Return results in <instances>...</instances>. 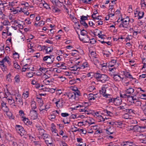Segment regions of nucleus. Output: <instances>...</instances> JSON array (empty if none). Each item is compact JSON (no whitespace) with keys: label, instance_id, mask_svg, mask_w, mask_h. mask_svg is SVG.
<instances>
[{"label":"nucleus","instance_id":"f257e3e1","mask_svg":"<svg viewBox=\"0 0 146 146\" xmlns=\"http://www.w3.org/2000/svg\"><path fill=\"white\" fill-rule=\"evenodd\" d=\"M95 77L98 80L103 83L105 82L109 79V78L106 75L98 73L95 74Z\"/></svg>","mask_w":146,"mask_h":146},{"label":"nucleus","instance_id":"f03ea898","mask_svg":"<svg viewBox=\"0 0 146 146\" xmlns=\"http://www.w3.org/2000/svg\"><path fill=\"white\" fill-rule=\"evenodd\" d=\"M54 60V58L53 55L46 56L42 57V61L46 63L47 65L52 64Z\"/></svg>","mask_w":146,"mask_h":146},{"label":"nucleus","instance_id":"7ed1b4c3","mask_svg":"<svg viewBox=\"0 0 146 146\" xmlns=\"http://www.w3.org/2000/svg\"><path fill=\"white\" fill-rule=\"evenodd\" d=\"M108 88V86L107 85H103L100 90V92L101 94H102L104 97L106 98H108L110 96V94H106V89Z\"/></svg>","mask_w":146,"mask_h":146},{"label":"nucleus","instance_id":"20e7f679","mask_svg":"<svg viewBox=\"0 0 146 146\" xmlns=\"http://www.w3.org/2000/svg\"><path fill=\"white\" fill-rule=\"evenodd\" d=\"M120 96L122 98H125L126 96H127V101L128 102L132 104L134 103V102L136 100V98L135 95H134V96H127L125 94L123 95H120Z\"/></svg>","mask_w":146,"mask_h":146},{"label":"nucleus","instance_id":"39448f33","mask_svg":"<svg viewBox=\"0 0 146 146\" xmlns=\"http://www.w3.org/2000/svg\"><path fill=\"white\" fill-rule=\"evenodd\" d=\"M15 129L17 132L21 136L26 135L27 134L26 132L21 126L17 125L15 127Z\"/></svg>","mask_w":146,"mask_h":146},{"label":"nucleus","instance_id":"423d86ee","mask_svg":"<svg viewBox=\"0 0 146 146\" xmlns=\"http://www.w3.org/2000/svg\"><path fill=\"white\" fill-rule=\"evenodd\" d=\"M121 21H122V23L121 24L119 25L120 27H127L129 24V17H127L125 18L121 19Z\"/></svg>","mask_w":146,"mask_h":146},{"label":"nucleus","instance_id":"0eeeda50","mask_svg":"<svg viewBox=\"0 0 146 146\" xmlns=\"http://www.w3.org/2000/svg\"><path fill=\"white\" fill-rule=\"evenodd\" d=\"M117 65L115 64L112 65L111 64L110 65V67L111 68H109V70L110 71L109 74L111 76H112L114 75L115 73L116 69L117 68Z\"/></svg>","mask_w":146,"mask_h":146},{"label":"nucleus","instance_id":"6e6552de","mask_svg":"<svg viewBox=\"0 0 146 146\" xmlns=\"http://www.w3.org/2000/svg\"><path fill=\"white\" fill-rule=\"evenodd\" d=\"M37 111L35 110H31L30 111L29 116L31 119L34 120L38 117Z\"/></svg>","mask_w":146,"mask_h":146},{"label":"nucleus","instance_id":"1a4fd4ad","mask_svg":"<svg viewBox=\"0 0 146 146\" xmlns=\"http://www.w3.org/2000/svg\"><path fill=\"white\" fill-rule=\"evenodd\" d=\"M15 102L19 106H22L23 104L22 99L21 95H18L15 97Z\"/></svg>","mask_w":146,"mask_h":146},{"label":"nucleus","instance_id":"9d476101","mask_svg":"<svg viewBox=\"0 0 146 146\" xmlns=\"http://www.w3.org/2000/svg\"><path fill=\"white\" fill-rule=\"evenodd\" d=\"M54 81L53 78L47 77L43 80V82L46 85H50L52 84Z\"/></svg>","mask_w":146,"mask_h":146},{"label":"nucleus","instance_id":"9b49d317","mask_svg":"<svg viewBox=\"0 0 146 146\" xmlns=\"http://www.w3.org/2000/svg\"><path fill=\"white\" fill-rule=\"evenodd\" d=\"M80 40L84 42H89L90 40L89 36L87 35L83 36H79Z\"/></svg>","mask_w":146,"mask_h":146},{"label":"nucleus","instance_id":"f8f14e48","mask_svg":"<svg viewBox=\"0 0 146 146\" xmlns=\"http://www.w3.org/2000/svg\"><path fill=\"white\" fill-rule=\"evenodd\" d=\"M63 100L61 99H58L55 102L56 107L58 108H62L63 106Z\"/></svg>","mask_w":146,"mask_h":146},{"label":"nucleus","instance_id":"ddd939ff","mask_svg":"<svg viewBox=\"0 0 146 146\" xmlns=\"http://www.w3.org/2000/svg\"><path fill=\"white\" fill-rule=\"evenodd\" d=\"M40 3L39 5V6H43L44 8L47 9H51L48 5L44 1L40 0Z\"/></svg>","mask_w":146,"mask_h":146},{"label":"nucleus","instance_id":"4468645a","mask_svg":"<svg viewBox=\"0 0 146 146\" xmlns=\"http://www.w3.org/2000/svg\"><path fill=\"white\" fill-rule=\"evenodd\" d=\"M5 97L7 99L9 104L10 105H12L13 106H15V101L12 97H8L7 96Z\"/></svg>","mask_w":146,"mask_h":146},{"label":"nucleus","instance_id":"2eb2a0df","mask_svg":"<svg viewBox=\"0 0 146 146\" xmlns=\"http://www.w3.org/2000/svg\"><path fill=\"white\" fill-rule=\"evenodd\" d=\"M97 94H89L88 95L87 98L90 101H93L96 100V98H97Z\"/></svg>","mask_w":146,"mask_h":146},{"label":"nucleus","instance_id":"dca6fc26","mask_svg":"<svg viewBox=\"0 0 146 146\" xmlns=\"http://www.w3.org/2000/svg\"><path fill=\"white\" fill-rule=\"evenodd\" d=\"M135 17H137L138 19H140L142 18L144 15V13L142 11H139L138 12L137 11L136 13H135Z\"/></svg>","mask_w":146,"mask_h":146},{"label":"nucleus","instance_id":"f3484780","mask_svg":"<svg viewBox=\"0 0 146 146\" xmlns=\"http://www.w3.org/2000/svg\"><path fill=\"white\" fill-rule=\"evenodd\" d=\"M114 80L117 82H119L120 81L122 80L123 79V78L121 77L119 75H117V74H114L112 76Z\"/></svg>","mask_w":146,"mask_h":146},{"label":"nucleus","instance_id":"a211bd4d","mask_svg":"<svg viewBox=\"0 0 146 146\" xmlns=\"http://www.w3.org/2000/svg\"><path fill=\"white\" fill-rule=\"evenodd\" d=\"M130 129L133 130L134 131H141V128L140 126L137 125L134 126H130Z\"/></svg>","mask_w":146,"mask_h":146},{"label":"nucleus","instance_id":"6ab92c4d","mask_svg":"<svg viewBox=\"0 0 146 146\" xmlns=\"http://www.w3.org/2000/svg\"><path fill=\"white\" fill-rule=\"evenodd\" d=\"M121 145L122 146H134L133 142L129 141H124L121 143Z\"/></svg>","mask_w":146,"mask_h":146},{"label":"nucleus","instance_id":"aec40b11","mask_svg":"<svg viewBox=\"0 0 146 146\" xmlns=\"http://www.w3.org/2000/svg\"><path fill=\"white\" fill-rule=\"evenodd\" d=\"M80 82L81 80L79 78H76L70 80L69 83L71 85H72L76 83H79Z\"/></svg>","mask_w":146,"mask_h":146},{"label":"nucleus","instance_id":"412c9836","mask_svg":"<svg viewBox=\"0 0 146 146\" xmlns=\"http://www.w3.org/2000/svg\"><path fill=\"white\" fill-rule=\"evenodd\" d=\"M19 5H21L22 7L21 8L23 7L24 8V9H26L29 6V5L28 3L24 1H22L19 4Z\"/></svg>","mask_w":146,"mask_h":146},{"label":"nucleus","instance_id":"4be33fe9","mask_svg":"<svg viewBox=\"0 0 146 146\" xmlns=\"http://www.w3.org/2000/svg\"><path fill=\"white\" fill-rule=\"evenodd\" d=\"M89 66L87 62L83 63V64L80 67L79 69H84L86 68V70H88L89 69Z\"/></svg>","mask_w":146,"mask_h":146},{"label":"nucleus","instance_id":"5701e85b","mask_svg":"<svg viewBox=\"0 0 146 146\" xmlns=\"http://www.w3.org/2000/svg\"><path fill=\"white\" fill-rule=\"evenodd\" d=\"M76 96H77V94L73 92H69L67 94L68 98L72 100L75 99Z\"/></svg>","mask_w":146,"mask_h":146},{"label":"nucleus","instance_id":"b1692460","mask_svg":"<svg viewBox=\"0 0 146 146\" xmlns=\"http://www.w3.org/2000/svg\"><path fill=\"white\" fill-rule=\"evenodd\" d=\"M132 29L134 31H136L137 33H141L142 28L138 25H135L132 28Z\"/></svg>","mask_w":146,"mask_h":146},{"label":"nucleus","instance_id":"393cba45","mask_svg":"<svg viewBox=\"0 0 146 146\" xmlns=\"http://www.w3.org/2000/svg\"><path fill=\"white\" fill-rule=\"evenodd\" d=\"M22 120L24 123L26 125H31L32 123V122L30 121L28 118H25V117H23Z\"/></svg>","mask_w":146,"mask_h":146},{"label":"nucleus","instance_id":"a878e982","mask_svg":"<svg viewBox=\"0 0 146 146\" xmlns=\"http://www.w3.org/2000/svg\"><path fill=\"white\" fill-rule=\"evenodd\" d=\"M3 61L4 62H7L8 65L10 66L11 65V60L8 56H5L3 59Z\"/></svg>","mask_w":146,"mask_h":146},{"label":"nucleus","instance_id":"bb28decb","mask_svg":"<svg viewBox=\"0 0 146 146\" xmlns=\"http://www.w3.org/2000/svg\"><path fill=\"white\" fill-rule=\"evenodd\" d=\"M100 68L103 71L105 72L107 68V64L104 63L102 64H99Z\"/></svg>","mask_w":146,"mask_h":146},{"label":"nucleus","instance_id":"cd10ccee","mask_svg":"<svg viewBox=\"0 0 146 146\" xmlns=\"http://www.w3.org/2000/svg\"><path fill=\"white\" fill-rule=\"evenodd\" d=\"M121 99L119 97L115 98L114 104L115 105H120L121 103Z\"/></svg>","mask_w":146,"mask_h":146},{"label":"nucleus","instance_id":"c85d7f7f","mask_svg":"<svg viewBox=\"0 0 146 146\" xmlns=\"http://www.w3.org/2000/svg\"><path fill=\"white\" fill-rule=\"evenodd\" d=\"M51 131L52 133H54L57 136H58V135L57 133V130L56 128V126L54 123H52L51 124Z\"/></svg>","mask_w":146,"mask_h":146},{"label":"nucleus","instance_id":"c756f323","mask_svg":"<svg viewBox=\"0 0 146 146\" xmlns=\"http://www.w3.org/2000/svg\"><path fill=\"white\" fill-rule=\"evenodd\" d=\"M71 89L73 91H74L73 93L77 94V96H80L81 93L80 91L78 90L77 88L75 87H72Z\"/></svg>","mask_w":146,"mask_h":146},{"label":"nucleus","instance_id":"7c9ffc66","mask_svg":"<svg viewBox=\"0 0 146 146\" xmlns=\"http://www.w3.org/2000/svg\"><path fill=\"white\" fill-rule=\"evenodd\" d=\"M127 105L124 104L119 106L117 108L118 110H123L124 111H126L127 109Z\"/></svg>","mask_w":146,"mask_h":146},{"label":"nucleus","instance_id":"2f4dec72","mask_svg":"<svg viewBox=\"0 0 146 146\" xmlns=\"http://www.w3.org/2000/svg\"><path fill=\"white\" fill-rule=\"evenodd\" d=\"M134 91V89L131 87H129L126 90V93L129 94H132Z\"/></svg>","mask_w":146,"mask_h":146},{"label":"nucleus","instance_id":"473e14b6","mask_svg":"<svg viewBox=\"0 0 146 146\" xmlns=\"http://www.w3.org/2000/svg\"><path fill=\"white\" fill-rule=\"evenodd\" d=\"M86 124L87 123L89 125H91L94 123V120L91 118H89L87 119V120L85 121Z\"/></svg>","mask_w":146,"mask_h":146},{"label":"nucleus","instance_id":"72a5a7b5","mask_svg":"<svg viewBox=\"0 0 146 146\" xmlns=\"http://www.w3.org/2000/svg\"><path fill=\"white\" fill-rule=\"evenodd\" d=\"M132 116L130 115L128 113H125L122 115V117L126 119H131Z\"/></svg>","mask_w":146,"mask_h":146},{"label":"nucleus","instance_id":"f704fd0d","mask_svg":"<svg viewBox=\"0 0 146 146\" xmlns=\"http://www.w3.org/2000/svg\"><path fill=\"white\" fill-rule=\"evenodd\" d=\"M7 115L9 117L10 119H13L14 118V117L12 115V113L9 111H8L7 112H5Z\"/></svg>","mask_w":146,"mask_h":146},{"label":"nucleus","instance_id":"c9c22d12","mask_svg":"<svg viewBox=\"0 0 146 146\" xmlns=\"http://www.w3.org/2000/svg\"><path fill=\"white\" fill-rule=\"evenodd\" d=\"M45 50L46 53L47 54H49L52 51L53 48L52 47H46L45 48Z\"/></svg>","mask_w":146,"mask_h":146},{"label":"nucleus","instance_id":"e433bc0d","mask_svg":"<svg viewBox=\"0 0 146 146\" xmlns=\"http://www.w3.org/2000/svg\"><path fill=\"white\" fill-rule=\"evenodd\" d=\"M4 62L3 61V59L0 61V66L3 71L5 70L6 66L4 65Z\"/></svg>","mask_w":146,"mask_h":146},{"label":"nucleus","instance_id":"4c0bfd02","mask_svg":"<svg viewBox=\"0 0 146 146\" xmlns=\"http://www.w3.org/2000/svg\"><path fill=\"white\" fill-rule=\"evenodd\" d=\"M93 60L94 63L95 65L97 66L99 65V60L98 58L96 57L94 58H93Z\"/></svg>","mask_w":146,"mask_h":146},{"label":"nucleus","instance_id":"58836bf2","mask_svg":"<svg viewBox=\"0 0 146 146\" xmlns=\"http://www.w3.org/2000/svg\"><path fill=\"white\" fill-rule=\"evenodd\" d=\"M31 110H35L36 108V103L34 101H32L31 102Z\"/></svg>","mask_w":146,"mask_h":146},{"label":"nucleus","instance_id":"ea45409f","mask_svg":"<svg viewBox=\"0 0 146 146\" xmlns=\"http://www.w3.org/2000/svg\"><path fill=\"white\" fill-rule=\"evenodd\" d=\"M52 11L54 13H58L60 11V10L57 7L55 6H52Z\"/></svg>","mask_w":146,"mask_h":146},{"label":"nucleus","instance_id":"a19ab883","mask_svg":"<svg viewBox=\"0 0 146 146\" xmlns=\"http://www.w3.org/2000/svg\"><path fill=\"white\" fill-rule=\"evenodd\" d=\"M11 74L9 73L6 76V80L7 81L9 82H12L11 79Z\"/></svg>","mask_w":146,"mask_h":146},{"label":"nucleus","instance_id":"79ce46f5","mask_svg":"<svg viewBox=\"0 0 146 146\" xmlns=\"http://www.w3.org/2000/svg\"><path fill=\"white\" fill-rule=\"evenodd\" d=\"M141 7L142 9H144L146 6V1L141 0Z\"/></svg>","mask_w":146,"mask_h":146},{"label":"nucleus","instance_id":"37998d69","mask_svg":"<svg viewBox=\"0 0 146 146\" xmlns=\"http://www.w3.org/2000/svg\"><path fill=\"white\" fill-rule=\"evenodd\" d=\"M98 120L99 121H104L106 119H107V118L106 117H104L103 116H102L101 115H100L99 116V117H98Z\"/></svg>","mask_w":146,"mask_h":146},{"label":"nucleus","instance_id":"c03bdc74","mask_svg":"<svg viewBox=\"0 0 146 146\" xmlns=\"http://www.w3.org/2000/svg\"><path fill=\"white\" fill-rule=\"evenodd\" d=\"M15 82L19 83L20 82V77L19 75H17L15 77Z\"/></svg>","mask_w":146,"mask_h":146},{"label":"nucleus","instance_id":"a18cd8bd","mask_svg":"<svg viewBox=\"0 0 146 146\" xmlns=\"http://www.w3.org/2000/svg\"><path fill=\"white\" fill-rule=\"evenodd\" d=\"M109 11H111V13H110L109 14V17H112L114 16V10L113 9V8L112 7V6L109 9Z\"/></svg>","mask_w":146,"mask_h":146},{"label":"nucleus","instance_id":"49530a36","mask_svg":"<svg viewBox=\"0 0 146 146\" xmlns=\"http://www.w3.org/2000/svg\"><path fill=\"white\" fill-rule=\"evenodd\" d=\"M95 90L96 88L94 86H90L87 88V90L90 92H92Z\"/></svg>","mask_w":146,"mask_h":146},{"label":"nucleus","instance_id":"de8ad7c7","mask_svg":"<svg viewBox=\"0 0 146 146\" xmlns=\"http://www.w3.org/2000/svg\"><path fill=\"white\" fill-rule=\"evenodd\" d=\"M106 133L108 134H112L114 132L112 130L111 128L106 129Z\"/></svg>","mask_w":146,"mask_h":146},{"label":"nucleus","instance_id":"09e8293b","mask_svg":"<svg viewBox=\"0 0 146 146\" xmlns=\"http://www.w3.org/2000/svg\"><path fill=\"white\" fill-rule=\"evenodd\" d=\"M104 112L105 113H106V115H107L110 116H112L113 115V114L110 111H108L107 110H104Z\"/></svg>","mask_w":146,"mask_h":146},{"label":"nucleus","instance_id":"8fccbe9b","mask_svg":"<svg viewBox=\"0 0 146 146\" xmlns=\"http://www.w3.org/2000/svg\"><path fill=\"white\" fill-rule=\"evenodd\" d=\"M13 66L15 68L19 69H20V67L16 62H13Z\"/></svg>","mask_w":146,"mask_h":146},{"label":"nucleus","instance_id":"3c124183","mask_svg":"<svg viewBox=\"0 0 146 146\" xmlns=\"http://www.w3.org/2000/svg\"><path fill=\"white\" fill-rule=\"evenodd\" d=\"M128 121L131 124H135L137 123V121L134 120L132 117L131 119H130Z\"/></svg>","mask_w":146,"mask_h":146},{"label":"nucleus","instance_id":"603ef678","mask_svg":"<svg viewBox=\"0 0 146 146\" xmlns=\"http://www.w3.org/2000/svg\"><path fill=\"white\" fill-rule=\"evenodd\" d=\"M56 117V116L54 115H50L48 116V119L51 120H54Z\"/></svg>","mask_w":146,"mask_h":146},{"label":"nucleus","instance_id":"864d4df0","mask_svg":"<svg viewBox=\"0 0 146 146\" xmlns=\"http://www.w3.org/2000/svg\"><path fill=\"white\" fill-rule=\"evenodd\" d=\"M46 68L44 67H40L39 69V71L42 73H44L47 72Z\"/></svg>","mask_w":146,"mask_h":146},{"label":"nucleus","instance_id":"5fc2aeb1","mask_svg":"<svg viewBox=\"0 0 146 146\" xmlns=\"http://www.w3.org/2000/svg\"><path fill=\"white\" fill-rule=\"evenodd\" d=\"M42 136V137L44 139L46 140V139H50V136L44 133Z\"/></svg>","mask_w":146,"mask_h":146},{"label":"nucleus","instance_id":"6e6d98bb","mask_svg":"<svg viewBox=\"0 0 146 146\" xmlns=\"http://www.w3.org/2000/svg\"><path fill=\"white\" fill-rule=\"evenodd\" d=\"M38 131L39 133V135L42 136V135L43 134L44 132V130L42 129H38Z\"/></svg>","mask_w":146,"mask_h":146},{"label":"nucleus","instance_id":"4d7b16f0","mask_svg":"<svg viewBox=\"0 0 146 146\" xmlns=\"http://www.w3.org/2000/svg\"><path fill=\"white\" fill-rule=\"evenodd\" d=\"M13 57L16 60H17L19 57V55L17 53L15 52L13 54Z\"/></svg>","mask_w":146,"mask_h":146},{"label":"nucleus","instance_id":"13d9d810","mask_svg":"<svg viewBox=\"0 0 146 146\" xmlns=\"http://www.w3.org/2000/svg\"><path fill=\"white\" fill-rule=\"evenodd\" d=\"M80 33L81 35L80 36H83L87 35V33L85 30H83L81 31Z\"/></svg>","mask_w":146,"mask_h":146},{"label":"nucleus","instance_id":"bf43d9fd","mask_svg":"<svg viewBox=\"0 0 146 146\" xmlns=\"http://www.w3.org/2000/svg\"><path fill=\"white\" fill-rule=\"evenodd\" d=\"M11 135L9 134L8 133H7L5 134V137L8 140H11Z\"/></svg>","mask_w":146,"mask_h":146},{"label":"nucleus","instance_id":"052dcab7","mask_svg":"<svg viewBox=\"0 0 146 146\" xmlns=\"http://www.w3.org/2000/svg\"><path fill=\"white\" fill-rule=\"evenodd\" d=\"M5 17V15L3 14L2 11H0V19H4Z\"/></svg>","mask_w":146,"mask_h":146},{"label":"nucleus","instance_id":"680f3d73","mask_svg":"<svg viewBox=\"0 0 146 146\" xmlns=\"http://www.w3.org/2000/svg\"><path fill=\"white\" fill-rule=\"evenodd\" d=\"M60 146H68L67 144L63 141H60L59 143Z\"/></svg>","mask_w":146,"mask_h":146},{"label":"nucleus","instance_id":"e2e57ef3","mask_svg":"<svg viewBox=\"0 0 146 146\" xmlns=\"http://www.w3.org/2000/svg\"><path fill=\"white\" fill-rule=\"evenodd\" d=\"M134 104H135V105L137 106H141V103L140 101L137 100V98L136 99V100L134 102Z\"/></svg>","mask_w":146,"mask_h":146},{"label":"nucleus","instance_id":"0e129e2a","mask_svg":"<svg viewBox=\"0 0 146 146\" xmlns=\"http://www.w3.org/2000/svg\"><path fill=\"white\" fill-rule=\"evenodd\" d=\"M29 96V93L27 91L25 93H24L23 94V97L25 99L27 98Z\"/></svg>","mask_w":146,"mask_h":146},{"label":"nucleus","instance_id":"69168bd1","mask_svg":"<svg viewBox=\"0 0 146 146\" xmlns=\"http://www.w3.org/2000/svg\"><path fill=\"white\" fill-rule=\"evenodd\" d=\"M78 128L74 126H72L71 127V129L73 130L72 132H76L78 131Z\"/></svg>","mask_w":146,"mask_h":146},{"label":"nucleus","instance_id":"338daca9","mask_svg":"<svg viewBox=\"0 0 146 146\" xmlns=\"http://www.w3.org/2000/svg\"><path fill=\"white\" fill-rule=\"evenodd\" d=\"M21 11L23 12L25 15H28L29 14V12L28 11H25L24 9V8L23 7L22 8V10Z\"/></svg>","mask_w":146,"mask_h":146},{"label":"nucleus","instance_id":"774afa93","mask_svg":"<svg viewBox=\"0 0 146 146\" xmlns=\"http://www.w3.org/2000/svg\"><path fill=\"white\" fill-rule=\"evenodd\" d=\"M12 145L13 146H19L21 144L18 145L17 143V141L16 140H14L12 141Z\"/></svg>","mask_w":146,"mask_h":146}]
</instances>
